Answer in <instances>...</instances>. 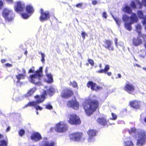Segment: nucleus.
Masks as SVG:
<instances>
[{
	"mask_svg": "<svg viewBox=\"0 0 146 146\" xmlns=\"http://www.w3.org/2000/svg\"><path fill=\"white\" fill-rule=\"evenodd\" d=\"M129 134L135 137L137 140V146H143L146 143V133L143 130H137L134 128L128 130Z\"/></svg>",
	"mask_w": 146,
	"mask_h": 146,
	"instance_id": "1",
	"label": "nucleus"
},
{
	"mask_svg": "<svg viewBox=\"0 0 146 146\" xmlns=\"http://www.w3.org/2000/svg\"><path fill=\"white\" fill-rule=\"evenodd\" d=\"M42 67H40L39 70L29 76V80L31 82L38 85L41 84V78L42 77Z\"/></svg>",
	"mask_w": 146,
	"mask_h": 146,
	"instance_id": "2",
	"label": "nucleus"
},
{
	"mask_svg": "<svg viewBox=\"0 0 146 146\" xmlns=\"http://www.w3.org/2000/svg\"><path fill=\"white\" fill-rule=\"evenodd\" d=\"M98 106V102L97 101L93 100L89 103H85L84 105V108L86 114L88 115H90Z\"/></svg>",
	"mask_w": 146,
	"mask_h": 146,
	"instance_id": "3",
	"label": "nucleus"
},
{
	"mask_svg": "<svg viewBox=\"0 0 146 146\" xmlns=\"http://www.w3.org/2000/svg\"><path fill=\"white\" fill-rule=\"evenodd\" d=\"M36 99V101H32L29 102L27 105H25L23 108H26L29 106H33L35 107L36 110H41L42 108L39 106L37 105V104L42 103L45 100L44 96H36L35 97Z\"/></svg>",
	"mask_w": 146,
	"mask_h": 146,
	"instance_id": "4",
	"label": "nucleus"
},
{
	"mask_svg": "<svg viewBox=\"0 0 146 146\" xmlns=\"http://www.w3.org/2000/svg\"><path fill=\"white\" fill-rule=\"evenodd\" d=\"M25 4L21 1H17L15 2L14 5L15 11L17 13H21L25 11Z\"/></svg>",
	"mask_w": 146,
	"mask_h": 146,
	"instance_id": "5",
	"label": "nucleus"
},
{
	"mask_svg": "<svg viewBox=\"0 0 146 146\" xmlns=\"http://www.w3.org/2000/svg\"><path fill=\"white\" fill-rule=\"evenodd\" d=\"M2 15L5 20L9 22L11 21L14 17V14L12 10L8 8H5L3 10Z\"/></svg>",
	"mask_w": 146,
	"mask_h": 146,
	"instance_id": "6",
	"label": "nucleus"
},
{
	"mask_svg": "<svg viewBox=\"0 0 146 146\" xmlns=\"http://www.w3.org/2000/svg\"><path fill=\"white\" fill-rule=\"evenodd\" d=\"M67 120L70 124L72 125L79 124L81 123L79 117L77 115L74 114L68 115Z\"/></svg>",
	"mask_w": 146,
	"mask_h": 146,
	"instance_id": "7",
	"label": "nucleus"
},
{
	"mask_svg": "<svg viewBox=\"0 0 146 146\" xmlns=\"http://www.w3.org/2000/svg\"><path fill=\"white\" fill-rule=\"evenodd\" d=\"M20 72H18L17 74L16 75V78L14 80V83L18 85L20 83V80L25 78L26 76V72L24 68L21 70V72L19 71Z\"/></svg>",
	"mask_w": 146,
	"mask_h": 146,
	"instance_id": "8",
	"label": "nucleus"
},
{
	"mask_svg": "<svg viewBox=\"0 0 146 146\" xmlns=\"http://www.w3.org/2000/svg\"><path fill=\"white\" fill-rule=\"evenodd\" d=\"M70 139L78 142H84L85 140V137L83 136L82 133H72L70 135Z\"/></svg>",
	"mask_w": 146,
	"mask_h": 146,
	"instance_id": "9",
	"label": "nucleus"
},
{
	"mask_svg": "<svg viewBox=\"0 0 146 146\" xmlns=\"http://www.w3.org/2000/svg\"><path fill=\"white\" fill-rule=\"evenodd\" d=\"M68 128L67 124L64 121H60L56 125L55 129L58 132L63 133L67 131Z\"/></svg>",
	"mask_w": 146,
	"mask_h": 146,
	"instance_id": "10",
	"label": "nucleus"
},
{
	"mask_svg": "<svg viewBox=\"0 0 146 146\" xmlns=\"http://www.w3.org/2000/svg\"><path fill=\"white\" fill-rule=\"evenodd\" d=\"M54 142L46 137H44L39 143L38 146H54Z\"/></svg>",
	"mask_w": 146,
	"mask_h": 146,
	"instance_id": "11",
	"label": "nucleus"
},
{
	"mask_svg": "<svg viewBox=\"0 0 146 146\" xmlns=\"http://www.w3.org/2000/svg\"><path fill=\"white\" fill-rule=\"evenodd\" d=\"M89 135V138L88 139V143H93L95 140L94 137L96 136L97 131L96 130L90 129L87 132Z\"/></svg>",
	"mask_w": 146,
	"mask_h": 146,
	"instance_id": "12",
	"label": "nucleus"
},
{
	"mask_svg": "<svg viewBox=\"0 0 146 146\" xmlns=\"http://www.w3.org/2000/svg\"><path fill=\"white\" fill-rule=\"evenodd\" d=\"M40 20L43 22L44 21L48 20L50 18V13L48 11H44L43 9L40 10Z\"/></svg>",
	"mask_w": 146,
	"mask_h": 146,
	"instance_id": "13",
	"label": "nucleus"
},
{
	"mask_svg": "<svg viewBox=\"0 0 146 146\" xmlns=\"http://www.w3.org/2000/svg\"><path fill=\"white\" fill-rule=\"evenodd\" d=\"M124 90L129 93L131 94L134 91L135 89L134 86L132 84L127 81L124 88Z\"/></svg>",
	"mask_w": 146,
	"mask_h": 146,
	"instance_id": "14",
	"label": "nucleus"
},
{
	"mask_svg": "<svg viewBox=\"0 0 146 146\" xmlns=\"http://www.w3.org/2000/svg\"><path fill=\"white\" fill-rule=\"evenodd\" d=\"M87 87L90 88L92 90L97 91L101 89L102 88L98 86L97 84L92 81H90L87 84Z\"/></svg>",
	"mask_w": 146,
	"mask_h": 146,
	"instance_id": "15",
	"label": "nucleus"
},
{
	"mask_svg": "<svg viewBox=\"0 0 146 146\" xmlns=\"http://www.w3.org/2000/svg\"><path fill=\"white\" fill-rule=\"evenodd\" d=\"M45 88L46 89L44 90V92L41 96L44 95L45 97V95H52L53 94L54 92V90L52 86L45 87Z\"/></svg>",
	"mask_w": 146,
	"mask_h": 146,
	"instance_id": "16",
	"label": "nucleus"
},
{
	"mask_svg": "<svg viewBox=\"0 0 146 146\" xmlns=\"http://www.w3.org/2000/svg\"><path fill=\"white\" fill-rule=\"evenodd\" d=\"M73 94V92L70 90L64 89L61 94V96L64 98H67Z\"/></svg>",
	"mask_w": 146,
	"mask_h": 146,
	"instance_id": "17",
	"label": "nucleus"
},
{
	"mask_svg": "<svg viewBox=\"0 0 146 146\" xmlns=\"http://www.w3.org/2000/svg\"><path fill=\"white\" fill-rule=\"evenodd\" d=\"M31 139L35 142H37L40 140L42 137L40 133L38 132L33 133L31 136Z\"/></svg>",
	"mask_w": 146,
	"mask_h": 146,
	"instance_id": "18",
	"label": "nucleus"
},
{
	"mask_svg": "<svg viewBox=\"0 0 146 146\" xmlns=\"http://www.w3.org/2000/svg\"><path fill=\"white\" fill-rule=\"evenodd\" d=\"M67 104L68 106L75 110L78 109L79 107V104L76 100L70 101Z\"/></svg>",
	"mask_w": 146,
	"mask_h": 146,
	"instance_id": "19",
	"label": "nucleus"
},
{
	"mask_svg": "<svg viewBox=\"0 0 146 146\" xmlns=\"http://www.w3.org/2000/svg\"><path fill=\"white\" fill-rule=\"evenodd\" d=\"M97 121L99 124L102 125L108 126L109 123L111 125H112V124L110 123L109 121H108L106 120L105 117L99 118L98 119Z\"/></svg>",
	"mask_w": 146,
	"mask_h": 146,
	"instance_id": "20",
	"label": "nucleus"
},
{
	"mask_svg": "<svg viewBox=\"0 0 146 146\" xmlns=\"http://www.w3.org/2000/svg\"><path fill=\"white\" fill-rule=\"evenodd\" d=\"M136 31L138 33L139 36H141L142 37L144 38V40L146 41V35L142 34L141 33V25L139 24H137L135 26Z\"/></svg>",
	"mask_w": 146,
	"mask_h": 146,
	"instance_id": "21",
	"label": "nucleus"
},
{
	"mask_svg": "<svg viewBox=\"0 0 146 146\" xmlns=\"http://www.w3.org/2000/svg\"><path fill=\"white\" fill-rule=\"evenodd\" d=\"M138 20L137 16L135 13H132L130 17V22L134 23L137 22Z\"/></svg>",
	"mask_w": 146,
	"mask_h": 146,
	"instance_id": "22",
	"label": "nucleus"
},
{
	"mask_svg": "<svg viewBox=\"0 0 146 146\" xmlns=\"http://www.w3.org/2000/svg\"><path fill=\"white\" fill-rule=\"evenodd\" d=\"M105 45L104 46L106 48L110 50H113V47L112 46V42L109 40H106L104 42Z\"/></svg>",
	"mask_w": 146,
	"mask_h": 146,
	"instance_id": "23",
	"label": "nucleus"
},
{
	"mask_svg": "<svg viewBox=\"0 0 146 146\" xmlns=\"http://www.w3.org/2000/svg\"><path fill=\"white\" fill-rule=\"evenodd\" d=\"M47 68L46 67L45 70L46 75L47 78V80H46V82L48 83H51L53 81L52 76L50 73H48L47 72Z\"/></svg>",
	"mask_w": 146,
	"mask_h": 146,
	"instance_id": "24",
	"label": "nucleus"
},
{
	"mask_svg": "<svg viewBox=\"0 0 146 146\" xmlns=\"http://www.w3.org/2000/svg\"><path fill=\"white\" fill-rule=\"evenodd\" d=\"M140 102L137 101L131 102H130L131 106L133 108L137 109L139 108Z\"/></svg>",
	"mask_w": 146,
	"mask_h": 146,
	"instance_id": "25",
	"label": "nucleus"
},
{
	"mask_svg": "<svg viewBox=\"0 0 146 146\" xmlns=\"http://www.w3.org/2000/svg\"><path fill=\"white\" fill-rule=\"evenodd\" d=\"M25 11L29 14H32L34 12V9L31 5H28L25 8Z\"/></svg>",
	"mask_w": 146,
	"mask_h": 146,
	"instance_id": "26",
	"label": "nucleus"
},
{
	"mask_svg": "<svg viewBox=\"0 0 146 146\" xmlns=\"http://www.w3.org/2000/svg\"><path fill=\"white\" fill-rule=\"evenodd\" d=\"M122 11L125 13L130 14L132 12V9L129 6L126 5L123 8Z\"/></svg>",
	"mask_w": 146,
	"mask_h": 146,
	"instance_id": "27",
	"label": "nucleus"
},
{
	"mask_svg": "<svg viewBox=\"0 0 146 146\" xmlns=\"http://www.w3.org/2000/svg\"><path fill=\"white\" fill-rule=\"evenodd\" d=\"M133 24L130 22L129 23H125L124 24L125 29L129 31H131L132 29L131 25Z\"/></svg>",
	"mask_w": 146,
	"mask_h": 146,
	"instance_id": "28",
	"label": "nucleus"
},
{
	"mask_svg": "<svg viewBox=\"0 0 146 146\" xmlns=\"http://www.w3.org/2000/svg\"><path fill=\"white\" fill-rule=\"evenodd\" d=\"M36 90V89L35 88H32L25 95V97H27L31 96L33 94Z\"/></svg>",
	"mask_w": 146,
	"mask_h": 146,
	"instance_id": "29",
	"label": "nucleus"
},
{
	"mask_svg": "<svg viewBox=\"0 0 146 146\" xmlns=\"http://www.w3.org/2000/svg\"><path fill=\"white\" fill-rule=\"evenodd\" d=\"M123 146H133V144L131 140H129L124 141Z\"/></svg>",
	"mask_w": 146,
	"mask_h": 146,
	"instance_id": "30",
	"label": "nucleus"
},
{
	"mask_svg": "<svg viewBox=\"0 0 146 146\" xmlns=\"http://www.w3.org/2000/svg\"><path fill=\"white\" fill-rule=\"evenodd\" d=\"M112 16L118 26L119 27L121 23V20L118 17L115 18L112 15Z\"/></svg>",
	"mask_w": 146,
	"mask_h": 146,
	"instance_id": "31",
	"label": "nucleus"
},
{
	"mask_svg": "<svg viewBox=\"0 0 146 146\" xmlns=\"http://www.w3.org/2000/svg\"><path fill=\"white\" fill-rule=\"evenodd\" d=\"M129 19H130V17L126 14H125L123 15L122 17V20L123 21L125 22L126 23L128 21Z\"/></svg>",
	"mask_w": 146,
	"mask_h": 146,
	"instance_id": "32",
	"label": "nucleus"
},
{
	"mask_svg": "<svg viewBox=\"0 0 146 146\" xmlns=\"http://www.w3.org/2000/svg\"><path fill=\"white\" fill-rule=\"evenodd\" d=\"M7 142L4 140H2L0 141V146H7Z\"/></svg>",
	"mask_w": 146,
	"mask_h": 146,
	"instance_id": "33",
	"label": "nucleus"
},
{
	"mask_svg": "<svg viewBox=\"0 0 146 146\" xmlns=\"http://www.w3.org/2000/svg\"><path fill=\"white\" fill-rule=\"evenodd\" d=\"M46 109L49 110H52L53 109V107L50 103H47L44 105Z\"/></svg>",
	"mask_w": 146,
	"mask_h": 146,
	"instance_id": "34",
	"label": "nucleus"
},
{
	"mask_svg": "<svg viewBox=\"0 0 146 146\" xmlns=\"http://www.w3.org/2000/svg\"><path fill=\"white\" fill-rule=\"evenodd\" d=\"M21 17L24 19H27L30 16L27 13H21Z\"/></svg>",
	"mask_w": 146,
	"mask_h": 146,
	"instance_id": "35",
	"label": "nucleus"
},
{
	"mask_svg": "<svg viewBox=\"0 0 146 146\" xmlns=\"http://www.w3.org/2000/svg\"><path fill=\"white\" fill-rule=\"evenodd\" d=\"M137 14L139 18L140 19H142L143 18V13L142 11H138L137 12Z\"/></svg>",
	"mask_w": 146,
	"mask_h": 146,
	"instance_id": "36",
	"label": "nucleus"
},
{
	"mask_svg": "<svg viewBox=\"0 0 146 146\" xmlns=\"http://www.w3.org/2000/svg\"><path fill=\"white\" fill-rule=\"evenodd\" d=\"M111 117H110V119L113 120H115L117 117V115L113 113H111Z\"/></svg>",
	"mask_w": 146,
	"mask_h": 146,
	"instance_id": "37",
	"label": "nucleus"
},
{
	"mask_svg": "<svg viewBox=\"0 0 146 146\" xmlns=\"http://www.w3.org/2000/svg\"><path fill=\"white\" fill-rule=\"evenodd\" d=\"M130 6L133 9H135L136 8V5L134 1H131V3L130 4Z\"/></svg>",
	"mask_w": 146,
	"mask_h": 146,
	"instance_id": "38",
	"label": "nucleus"
},
{
	"mask_svg": "<svg viewBox=\"0 0 146 146\" xmlns=\"http://www.w3.org/2000/svg\"><path fill=\"white\" fill-rule=\"evenodd\" d=\"M25 133V131L23 129L20 130L19 132V135L20 136H22Z\"/></svg>",
	"mask_w": 146,
	"mask_h": 146,
	"instance_id": "39",
	"label": "nucleus"
},
{
	"mask_svg": "<svg viewBox=\"0 0 146 146\" xmlns=\"http://www.w3.org/2000/svg\"><path fill=\"white\" fill-rule=\"evenodd\" d=\"M81 35L83 40L85 38V36H87V34L84 31H82L81 33Z\"/></svg>",
	"mask_w": 146,
	"mask_h": 146,
	"instance_id": "40",
	"label": "nucleus"
},
{
	"mask_svg": "<svg viewBox=\"0 0 146 146\" xmlns=\"http://www.w3.org/2000/svg\"><path fill=\"white\" fill-rule=\"evenodd\" d=\"M70 83L72 85L73 87L74 88H78L77 84L74 81L72 82H71Z\"/></svg>",
	"mask_w": 146,
	"mask_h": 146,
	"instance_id": "41",
	"label": "nucleus"
},
{
	"mask_svg": "<svg viewBox=\"0 0 146 146\" xmlns=\"http://www.w3.org/2000/svg\"><path fill=\"white\" fill-rule=\"evenodd\" d=\"M88 62L92 66H93L94 65V61L91 59H88Z\"/></svg>",
	"mask_w": 146,
	"mask_h": 146,
	"instance_id": "42",
	"label": "nucleus"
},
{
	"mask_svg": "<svg viewBox=\"0 0 146 146\" xmlns=\"http://www.w3.org/2000/svg\"><path fill=\"white\" fill-rule=\"evenodd\" d=\"M110 66H109L108 65H105V68L104 69L105 70V71L106 73L110 69Z\"/></svg>",
	"mask_w": 146,
	"mask_h": 146,
	"instance_id": "43",
	"label": "nucleus"
},
{
	"mask_svg": "<svg viewBox=\"0 0 146 146\" xmlns=\"http://www.w3.org/2000/svg\"><path fill=\"white\" fill-rule=\"evenodd\" d=\"M96 72L98 73H104L105 74L106 73V72L105 71V70L104 69H101L100 70H98L96 71Z\"/></svg>",
	"mask_w": 146,
	"mask_h": 146,
	"instance_id": "44",
	"label": "nucleus"
},
{
	"mask_svg": "<svg viewBox=\"0 0 146 146\" xmlns=\"http://www.w3.org/2000/svg\"><path fill=\"white\" fill-rule=\"evenodd\" d=\"M135 1L137 4L139 5V8H140L142 6V4L140 2L139 0H135Z\"/></svg>",
	"mask_w": 146,
	"mask_h": 146,
	"instance_id": "45",
	"label": "nucleus"
},
{
	"mask_svg": "<svg viewBox=\"0 0 146 146\" xmlns=\"http://www.w3.org/2000/svg\"><path fill=\"white\" fill-rule=\"evenodd\" d=\"M5 1L8 4H11L13 3V0H5Z\"/></svg>",
	"mask_w": 146,
	"mask_h": 146,
	"instance_id": "46",
	"label": "nucleus"
},
{
	"mask_svg": "<svg viewBox=\"0 0 146 146\" xmlns=\"http://www.w3.org/2000/svg\"><path fill=\"white\" fill-rule=\"evenodd\" d=\"M102 17L106 19L107 18V14L106 12H104L102 14Z\"/></svg>",
	"mask_w": 146,
	"mask_h": 146,
	"instance_id": "47",
	"label": "nucleus"
},
{
	"mask_svg": "<svg viewBox=\"0 0 146 146\" xmlns=\"http://www.w3.org/2000/svg\"><path fill=\"white\" fill-rule=\"evenodd\" d=\"M143 24H146V16H145L144 18L143 17Z\"/></svg>",
	"mask_w": 146,
	"mask_h": 146,
	"instance_id": "48",
	"label": "nucleus"
},
{
	"mask_svg": "<svg viewBox=\"0 0 146 146\" xmlns=\"http://www.w3.org/2000/svg\"><path fill=\"white\" fill-rule=\"evenodd\" d=\"M82 5V3H78L76 5V7L78 8H80Z\"/></svg>",
	"mask_w": 146,
	"mask_h": 146,
	"instance_id": "49",
	"label": "nucleus"
},
{
	"mask_svg": "<svg viewBox=\"0 0 146 146\" xmlns=\"http://www.w3.org/2000/svg\"><path fill=\"white\" fill-rule=\"evenodd\" d=\"M141 4L146 7V0H142Z\"/></svg>",
	"mask_w": 146,
	"mask_h": 146,
	"instance_id": "50",
	"label": "nucleus"
},
{
	"mask_svg": "<svg viewBox=\"0 0 146 146\" xmlns=\"http://www.w3.org/2000/svg\"><path fill=\"white\" fill-rule=\"evenodd\" d=\"M97 3V1L96 0H92V4L94 5H95Z\"/></svg>",
	"mask_w": 146,
	"mask_h": 146,
	"instance_id": "51",
	"label": "nucleus"
},
{
	"mask_svg": "<svg viewBox=\"0 0 146 146\" xmlns=\"http://www.w3.org/2000/svg\"><path fill=\"white\" fill-rule=\"evenodd\" d=\"M39 53L41 55L42 58H44L45 55L44 53H42V52H40Z\"/></svg>",
	"mask_w": 146,
	"mask_h": 146,
	"instance_id": "52",
	"label": "nucleus"
},
{
	"mask_svg": "<svg viewBox=\"0 0 146 146\" xmlns=\"http://www.w3.org/2000/svg\"><path fill=\"white\" fill-rule=\"evenodd\" d=\"M3 2L2 1H0V9H1L3 6Z\"/></svg>",
	"mask_w": 146,
	"mask_h": 146,
	"instance_id": "53",
	"label": "nucleus"
},
{
	"mask_svg": "<svg viewBox=\"0 0 146 146\" xmlns=\"http://www.w3.org/2000/svg\"><path fill=\"white\" fill-rule=\"evenodd\" d=\"M115 43L116 47H117V39L116 38H115L114 40Z\"/></svg>",
	"mask_w": 146,
	"mask_h": 146,
	"instance_id": "54",
	"label": "nucleus"
},
{
	"mask_svg": "<svg viewBox=\"0 0 146 146\" xmlns=\"http://www.w3.org/2000/svg\"><path fill=\"white\" fill-rule=\"evenodd\" d=\"M5 65L7 67H11L12 66V64H6Z\"/></svg>",
	"mask_w": 146,
	"mask_h": 146,
	"instance_id": "55",
	"label": "nucleus"
},
{
	"mask_svg": "<svg viewBox=\"0 0 146 146\" xmlns=\"http://www.w3.org/2000/svg\"><path fill=\"white\" fill-rule=\"evenodd\" d=\"M34 72V70L32 69H31L29 70V73H32Z\"/></svg>",
	"mask_w": 146,
	"mask_h": 146,
	"instance_id": "56",
	"label": "nucleus"
},
{
	"mask_svg": "<svg viewBox=\"0 0 146 146\" xmlns=\"http://www.w3.org/2000/svg\"><path fill=\"white\" fill-rule=\"evenodd\" d=\"M10 127H8L6 129V131L7 132H8L10 131Z\"/></svg>",
	"mask_w": 146,
	"mask_h": 146,
	"instance_id": "57",
	"label": "nucleus"
},
{
	"mask_svg": "<svg viewBox=\"0 0 146 146\" xmlns=\"http://www.w3.org/2000/svg\"><path fill=\"white\" fill-rule=\"evenodd\" d=\"M120 45L122 47H123V43L122 42H120Z\"/></svg>",
	"mask_w": 146,
	"mask_h": 146,
	"instance_id": "58",
	"label": "nucleus"
},
{
	"mask_svg": "<svg viewBox=\"0 0 146 146\" xmlns=\"http://www.w3.org/2000/svg\"><path fill=\"white\" fill-rule=\"evenodd\" d=\"M107 75L109 76H110L111 75V72H108L107 73Z\"/></svg>",
	"mask_w": 146,
	"mask_h": 146,
	"instance_id": "59",
	"label": "nucleus"
},
{
	"mask_svg": "<svg viewBox=\"0 0 146 146\" xmlns=\"http://www.w3.org/2000/svg\"><path fill=\"white\" fill-rule=\"evenodd\" d=\"M6 62V60L5 59H3L1 60V62L3 63L5 62Z\"/></svg>",
	"mask_w": 146,
	"mask_h": 146,
	"instance_id": "60",
	"label": "nucleus"
},
{
	"mask_svg": "<svg viewBox=\"0 0 146 146\" xmlns=\"http://www.w3.org/2000/svg\"><path fill=\"white\" fill-rule=\"evenodd\" d=\"M45 61V59L44 58H42V59L41 60V61L42 63H44Z\"/></svg>",
	"mask_w": 146,
	"mask_h": 146,
	"instance_id": "61",
	"label": "nucleus"
},
{
	"mask_svg": "<svg viewBox=\"0 0 146 146\" xmlns=\"http://www.w3.org/2000/svg\"><path fill=\"white\" fill-rule=\"evenodd\" d=\"M118 77L119 78H121V75L120 74H118Z\"/></svg>",
	"mask_w": 146,
	"mask_h": 146,
	"instance_id": "62",
	"label": "nucleus"
},
{
	"mask_svg": "<svg viewBox=\"0 0 146 146\" xmlns=\"http://www.w3.org/2000/svg\"><path fill=\"white\" fill-rule=\"evenodd\" d=\"M2 77V73L1 71H0V78H1Z\"/></svg>",
	"mask_w": 146,
	"mask_h": 146,
	"instance_id": "63",
	"label": "nucleus"
},
{
	"mask_svg": "<svg viewBox=\"0 0 146 146\" xmlns=\"http://www.w3.org/2000/svg\"><path fill=\"white\" fill-rule=\"evenodd\" d=\"M99 66L100 67V68H101L102 67V64H100L99 65Z\"/></svg>",
	"mask_w": 146,
	"mask_h": 146,
	"instance_id": "64",
	"label": "nucleus"
}]
</instances>
